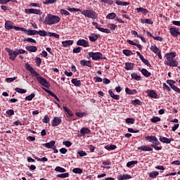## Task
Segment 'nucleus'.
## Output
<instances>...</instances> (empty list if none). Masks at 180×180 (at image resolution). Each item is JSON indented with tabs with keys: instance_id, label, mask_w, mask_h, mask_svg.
<instances>
[{
	"instance_id": "1",
	"label": "nucleus",
	"mask_w": 180,
	"mask_h": 180,
	"mask_svg": "<svg viewBox=\"0 0 180 180\" xmlns=\"http://www.w3.org/2000/svg\"><path fill=\"white\" fill-rule=\"evenodd\" d=\"M146 140L149 141V143H152L150 147L152 148H155L157 151H160V150H162V146H158L161 144L157 136H148L145 137Z\"/></svg>"
},
{
	"instance_id": "2",
	"label": "nucleus",
	"mask_w": 180,
	"mask_h": 180,
	"mask_svg": "<svg viewBox=\"0 0 180 180\" xmlns=\"http://www.w3.org/2000/svg\"><path fill=\"white\" fill-rule=\"evenodd\" d=\"M61 20V18L58 15H54L52 14H48L45 18V20L43 21L44 25H49V26H51V25H56Z\"/></svg>"
},
{
	"instance_id": "3",
	"label": "nucleus",
	"mask_w": 180,
	"mask_h": 180,
	"mask_svg": "<svg viewBox=\"0 0 180 180\" xmlns=\"http://www.w3.org/2000/svg\"><path fill=\"white\" fill-rule=\"evenodd\" d=\"M82 15H84L85 18H89V19H98V13H96L95 11L91 9L83 10Z\"/></svg>"
},
{
	"instance_id": "4",
	"label": "nucleus",
	"mask_w": 180,
	"mask_h": 180,
	"mask_svg": "<svg viewBox=\"0 0 180 180\" xmlns=\"http://www.w3.org/2000/svg\"><path fill=\"white\" fill-rule=\"evenodd\" d=\"M88 56L93 61H99V60L106 59V58H103V54L101 52H89Z\"/></svg>"
},
{
	"instance_id": "5",
	"label": "nucleus",
	"mask_w": 180,
	"mask_h": 180,
	"mask_svg": "<svg viewBox=\"0 0 180 180\" xmlns=\"http://www.w3.org/2000/svg\"><path fill=\"white\" fill-rule=\"evenodd\" d=\"M6 51L8 53L9 60H11V61H15V60H16V56H18V52L9 48H6Z\"/></svg>"
},
{
	"instance_id": "6",
	"label": "nucleus",
	"mask_w": 180,
	"mask_h": 180,
	"mask_svg": "<svg viewBox=\"0 0 180 180\" xmlns=\"http://www.w3.org/2000/svg\"><path fill=\"white\" fill-rule=\"evenodd\" d=\"M37 81L40 84V85H42V86H44L45 88H50V82L47 81V79H44L43 77H37Z\"/></svg>"
},
{
	"instance_id": "7",
	"label": "nucleus",
	"mask_w": 180,
	"mask_h": 180,
	"mask_svg": "<svg viewBox=\"0 0 180 180\" xmlns=\"http://www.w3.org/2000/svg\"><path fill=\"white\" fill-rule=\"evenodd\" d=\"M25 12L30 15H41V11L34 8H25Z\"/></svg>"
},
{
	"instance_id": "8",
	"label": "nucleus",
	"mask_w": 180,
	"mask_h": 180,
	"mask_svg": "<svg viewBox=\"0 0 180 180\" xmlns=\"http://www.w3.org/2000/svg\"><path fill=\"white\" fill-rule=\"evenodd\" d=\"M61 117H54L51 121V126L52 127H57V126H60L61 124Z\"/></svg>"
},
{
	"instance_id": "9",
	"label": "nucleus",
	"mask_w": 180,
	"mask_h": 180,
	"mask_svg": "<svg viewBox=\"0 0 180 180\" xmlns=\"http://www.w3.org/2000/svg\"><path fill=\"white\" fill-rule=\"evenodd\" d=\"M169 32H170V34H172V36H173L174 37H177L178 34H179V36H180L179 29H178L175 27H170Z\"/></svg>"
},
{
	"instance_id": "10",
	"label": "nucleus",
	"mask_w": 180,
	"mask_h": 180,
	"mask_svg": "<svg viewBox=\"0 0 180 180\" xmlns=\"http://www.w3.org/2000/svg\"><path fill=\"white\" fill-rule=\"evenodd\" d=\"M77 46H82V47H89V42L85 39H79L77 41Z\"/></svg>"
},
{
	"instance_id": "11",
	"label": "nucleus",
	"mask_w": 180,
	"mask_h": 180,
	"mask_svg": "<svg viewBox=\"0 0 180 180\" xmlns=\"http://www.w3.org/2000/svg\"><path fill=\"white\" fill-rule=\"evenodd\" d=\"M80 65H82V67H89V68H92V62H91V60H80Z\"/></svg>"
},
{
	"instance_id": "12",
	"label": "nucleus",
	"mask_w": 180,
	"mask_h": 180,
	"mask_svg": "<svg viewBox=\"0 0 180 180\" xmlns=\"http://www.w3.org/2000/svg\"><path fill=\"white\" fill-rule=\"evenodd\" d=\"M165 64L166 65H169V67H178V64H179V63L175 59H172L169 61H167Z\"/></svg>"
},
{
	"instance_id": "13",
	"label": "nucleus",
	"mask_w": 180,
	"mask_h": 180,
	"mask_svg": "<svg viewBox=\"0 0 180 180\" xmlns=\"http://www.w3.org/2000/svg\"><path fill=\"white\" fill-rule=\"evenodd\" d=\"M165 57L167 58V61H171V60H174V58L176 57V53L175 52L167 53H165Z\"/></svg>"
},
{
	"instance_id": "14",
	"label": "nucleus",
	"mask_w": 180,
	"mask_h": 180,
	"mask_svg": "<svg viewBox=\"0 0 180 180\" xmlns=\"http://www.w3.org/2000/svg\"><path fill=\"white\" fill-rule=\"evenodd\" d=\"M4 27L5 29H6V30H11L12 29H14V30H16V26L12 25V21H10V20H7L5 22Z\"/></svg>"
},
{
	"instance_id": "15",
	"label": "nucleus",
	"mask_w": 180,
	"mask_h": 180,
	"mask_svg": "<svg viewBox=\"0 0 180 180\" xmlns=\"http://www.w3.org/2000/svg\"><path fill=\"white\" fill-rule=\"evenodd\" d=\"M42 89H44V91H45V92H46V94H49V95H50V96H52L53 98H54V99H56L58 102H60V98H58L57 95H56L53 91H51L44 87H42Z\"/></svg>"
},
{
	"instance_id": "16",
	"label": "nucleus",
	"mask_w": 180,
	"mask_h": 180,
	"mask_svg": "<svg viewBox=\"0 0 180 180\" xmlns=\"http://www.w3.org/2000/svg\"><path fill=\"white\" fill-rule=\"evenodd\" d=\"M146 94L150 98H153V99H157V98H158V94H157L154 90H148Z\"/></svg>"
},
{
	"instance_id": "17",
	"label": "nucleus",
	"mask_w": 180,
	"mask_h": 180,
	"mask_svg": "<svg viewBox=\"0 0 180 180\" xmlns=\"http://www.w3.org/2000/svg\"><path fill=\"white\" fill-rule=\"evenodd\" d=\"M159 140L160 141H161V143H165V144H169L171 141H174V139L172 138L168 139L167 137H162V136H160Z\"/></svg>"
},
{
	"instance_id": "18",
	"label": "nucleus",
	"mask_w": 180,
	"mask_h": 180,
	"mask_svg": "<svg viewBox=\"0 0 180 180\" xmlns=\"http://www.w3.org/2000/svg\"><path fill=\"white\" fill-rule=\"evenodd\" d=\"M25 49L30 53H36V51H37V47L35 46L27 45Z\"/></svg>"
},
{
	"instance_id": "19",
	"label": "nucleus",
	"mask_w": 180,
	"mask_h": 180,
	"mask_svg": "<svg viewBox=\"0 0 180 180\" xmlns=\"http://www.w3.org/2000/svg\"><path fill=\"white\" fill-rule=\"evenodd\" d=\"M55 144H56V141H51L49 143H43L42 146L44 147H46V148H53Z\"/></svg>"
},
{
	"instance_id": "20",
	"label": "nucleus",
	"mask_w": 180,
	"mask_h": 180,
	"mask_svg": "<svg viewBox=\"0 0 180 180\" xmlns=\"http://www.w3.org/2000/svg\"><path fill=\"white\" fill-rule=\"evenodd\" d=\"M141 151H153V148L148 146H141L138 148Z\"/></svg>"
},
{
	"instance_id": "21",
	"label": "nucleus",
	"mask_w": 180,
	"mask_h": 180,
	"mask_svg": "<svg viewBox=\"0 0 180 180\" xmlns=\"http://www.w3.org/2000/svg\"><path fill=\"white\" fill-rule=\"evenodd\" d=\"M135 11H137V13H143V15H147V13H148V10L143 8V7H141V8H135Z\"/></svg>"
},
{
	"instance_id": "22",
	"label": "nucleus",
	"mask_w": 180,
	"mask_h": 180,
	"mask_svg": "<svg viewBox=\"0 0 180 180\" xmlns=\"http://www.w3.org/2000/svg\"><path fill=\"white\" fill-rule=\"evenodd\" d=\"M98 37H101V36H99V34H91V36H89V39L90 41L94 42V41H96V40H98Z\"/></svg>"
},
{
	"instance_id": "23",
	"label": "nucleus",
	"mask_w": 180,
	"mask_h": 180,
	"mask_svg": "<svg viewBox=\"0 0 180 180\" xmlns=\"http://www.w3.org/2000/svg\"><path fill=\"white\" fill-rule=\"evenodd\" d=\"M125 92L127 95H136L137 94V90L136 89H130L128 87L125 89Z\"/></svg>"
},
{
	"instance_id": "24",
	"label": "nucleus",
	"mask_w": 180,
	"mask_h": 180,
	"mask_svg": "<svg viewBox=\"0 0 180 180\" xmlns=\"http://www.w3.org/2000/svg\"><path fill=\"white\" fill-rule=\"evenodd\" d=\"M133 68H134V63H125V70H127V71H131Z\"/></svg>"
},
{
	"instance_id": "25",
	"label": "nucleus",
	"mask_w": 180,
	"mask_h": 180,
	"mask_svg": "<svg viewBox=\"0 0 180 180\" xmlns=\"http://www.w3.org/2000/svg\"><path fill=\"white\" fill-rule=\"evenodd\" d=\"M80 133L82 136H85V134H90L91 131L89 129H88L86 127H83L81 129Z\"/></svg>"
},
{
	"instance_id": "26",
	"label": "nucleus",
	"mask_w": 180,
	"mask_h": 180,
	"mask_svg": "<svg viewBox=\"0 0 180 180\" xmlns=\"http://www.w3.org/2000/svg\"><path fill=\"white\" fill-rule=\"evenodd\" d=\"M140 71L141 74L144 75V77H146V78H148V77H151V72H148L147 69L143 68Z\"/></svg>"
},
{
	"instance_id": "27",
	"label": "nucleus",
	"mask_w": 180,
	"mask_h": 180,
	"mask_svg": "<svg viewBox=\"0 0 180 180\" xmlns=\"http://www.w3.org/2000/svg\"><path fill=\"white\" fill-rule=\"evenodd\" d=\"M73 43H74V41L72 40H66V41H63L62 42V44L63 47H68V46H72Z\"/></svg>"
},
{
	"instance_id": "28",
	"label": "nucleus",
	"mask_w": 180,
	"mask_h": 180,
	"mask_svg": "<svg viewBox=\"0 0 180 180\" xmlns=\"http://www.w3.org/2000/svg\"><path fill=\"white\" fill-rule=\"evenodd\" d=\"M115 2L117 5H120L122 6H127V5H130V2L127 1H121L120 0H116Z\"/></svg>"
},
{
	"instance_id": "29",
	"label": "nucleus",
	"mask_w": 180,
	"mask_h": 180,
	"mask_svg": "<svg viewBox=\"0 0 180 180\" xmlns=\"http://www.w3.org/2000/svg\"><path fill=\"white\" fill-rule=\"evenodd\" d=\"M131 103L136 106V105H139V106L143 105V102L139 99L131 100Z\"/></svg>"
},
{
	"instance_id": "30",
	"label": "nucleus",
	"mask_w": 180,
	"mask_h": 180,
	"mask_svg": "<svg viewBox=\"0 0 180 180\" xmlns=\"http://www.w3.org/2000/svg\"><path fill=\"white\" fill-rule=\"evenodd\" d=\"M118 179L119 180L131 179V176L129 174L120 175V176H118Z\"/></svg>"
},
{
	"instance_id": "31",
	"label": "nucleus",
	"mask_w": 180,
	"mask_h": 180,
	"mask_svg": "<svg viewBox=\"0 0 180 180\" xmlns=\"http://www.w3.org/2000/svg\"><path fill=\"white\" fill-rule=\"evenodd\" d=\"M131 77L133 79H135L136 81H141V77L137 75V73L136 72L131 73Z\"/></svg>"
},
{
	"instance_id": "32",
	"label": "nucleus",
	"mask_w": 180,
	"mask_h": 180,
	"mask_svg": "<svg viewBox=\"0 0 180 180\" xmlns=\"http://www.w3.org/2000/svg\"><path fill=\"white\" fill-rule=\"evenodd\" d=\"M72 84L75 85V86H79L81 85V80H79L78 79H72L71 80Z\"/></svg>"
},
{
	"instance_id": "33",
	"label": "nucleus",
	"mask_w": 180,
	"mask_h": 180,
	"mask_svg": "<svg viewBox=\"0 0 180 180\" xmlns=\"http://www.w3.org/2000/svg\"><path fill=\"white\" fill-rule=\"evenodd\" d=\"M63 109L65 110V112H66V113L68 115V116H70V117H72V116H74V113H72V111H71V110H70V108L63 106Z\"/></svg>"
},
{
	"instance_id": "34",
	"label": "nucleus",
	"mask_w": 180,
	"mask_h": 180,
	"mask_svg": "<svg viewBox=\"0 0 180 180\" xmlns=\"http://www.w3.org/2000/svg\"><path fill=\"white\" fill-rule=\"evenodd\" d=\"M141 23H146L147 25H153L154 21L151 19H141Z\"/></svg>"
},
{
	"instance_id": "35",
	"label": "nucleus",
	"mask_w": 180,
	"mask_h": 180,
	"mask_svg": "<svg viewBox=\"0 0 180 180\" xmlns=\"http://www.w3.org/2000/svg\"><path fill=\"white\" fill-rule=\"evenodd\" d=\"M54 171H56V172H61L62 174L64 172H67V169H65L60 166L56 167L55 168Z\"/></svg>"
},
{
	"instance_id": "36",
	"label": "nucleus",
	"mask_w": 180,
	"mask_h": 180,
	"mask_svg": "<svg viewBox=\"0 0 180 180\" xmlns=\"http://www.w3.org/2000/svg\"><path fill=\"white\" fill-rule=\"evenodd\" d=\"M122 53L124 56H127V57H129V56H133V51L129 49H124Z\"/></svg>"
},
{
	"instance_id": "37",
	"label": "nucleus",
	"mask_w": 180,
	"mask_h": 180,
	"mask_svg": "<svg viewBox=\"0 0 180 180\" xmlns=\"http://www.w3.org/2000/svg\"><path fill=\"white\" fill-rule=\"evenodd\" d=\"M27 34H28V36H34L35 34H37V30H28L27 31Z\"/></svg>"
},
{
	"instance_id": "38",
	"label": "nucleus",
	"mask_w": 180,
	"mask_h": 180,
	"mask_svg": "<svg viewBox=\"0 0 180 180\" xmlns=\"http://www.w3.org/2000/svg\"><path fill=\"white\" fill-rule=\"evenodd\" d=\"M105 150H108V151H110V150H116L117 148V146L115 145H107L105 146Z\"/></svg>"
},
{
	"instance_id": "39",
	"label": "nucleus",
	"mask_w": 180,
	"mask_h": 180,
	"mask_svg": "<svg viewBox=\"0 0 180 180\" xmlns=\"http://www.w3.org/2000/svg\"><path fill=\"white\" fill-rule=\"evenodd\" d=\"M150 50L151 51L155 53V54H157V53L160 51V49H158V47H157V46L155 45L150 46Z\"/></svg>"
},
{
	"instance_id": "40",
	"label": "nucleus",
	"mask_w": 180,
	"mask_h": 180,
	"mask_svg": "<svg viewBox=\"0 0 180 180\" xmlns=\"http://www.w3.org/2000/svg\"><path fill=\"white\" fill-rule=\"evenodd\" d=\"M37 34H39L42 37H46V36H47V32H46L45 30H39L37 31Z\"/></svg>"
},
{
	"instance_id": "41",
	"label": "nucleus",
	"mask_w": 180,
	"mask_h": 180,
	"mask_svg": "<svg viewBox=\"0 0 180 180\" xmlns=\"http://www.w3.org/2000/svg\"><path fill=\"white\" fill-rule=\"evenodd\" d=\"M15 92H18V94H26L27 92V89H20L19 87H16L15 89Z\"/></svg>"
},
{
	"instance_id": "42",
	"label": "nucleus",
	"mask_w": 180,
	"mask_h": 180,
	"mask_svg": "<svg viewBox=\"0 0 180 180\" xmlns=\"http://www.w3.org/2000/svg\"><path fill=\"white\" fill-rule=\"evenodd\" d=\"M150 122L152 123H157V122H161V118L160 117L154 116L150 119Z\"/></svg>"
},
{
	"instance_id": "43",
	"label": "nucleus",
	"mask_w": 180,
	"mask_h": 180,
	"mask_svg": "<svg viewBox=\"0 0 180 180\" xmlns=\"http://www.w3.org/2000/svg\"><path fill=\"white\" fill-rule=\"evenodd\" d=\"M138 163L139 162L137 160H132L127 163V167L128 168H130V167H131L132 165H136V164H138Z\"/></svg>"
},
{
	"instance_id": "44",
	"label": "nucleus",
	"mask_w": 180,
	"mask_h": 180,
	"mask_svg": "<svg viewBox=\"0 0 180 180\" xmlns=\"http://www.w3.org/2000/svg\"><path fill=\"white\" fill-rule=\"evenodd\" d=\"M141 60L142 61V63H143V64H145V65H147V67L151 68V64L150 63V61H148V60L145 59L144 58H142L141 59Z\"/></svg>"
},
{
	"instance_id": "45",
	"label": "nucleus",
	"mask_w": 180,
	"mask_h": 180,
	"mask_svg": "<svg viewBox=\"0 0 180 180\" xmlns=\"http://www.w3.org/2000/svg\"><path fill=\"white\" fill-rule=\"evenodd\" d=\"M160 175V173L158 172H152L150 173L149 176L150 178H157Z\"/></svg>"
},
{
	"instance_id": "46",
	"label": "nucleus",
	"mask_w": 180,
	"mask_h": 180,
	"mask_svg": "<svg viewBox=\"0 0 180 180\" xmlns=\"http://www.w3.org/2000/svg\"><path fill=\"white\" fill-rule=\"evenodd\" d=\"M57 178H68L70 176V173H63L57 174Z\"/></svg>"
},
{
	"instance_id": "47",
	"label": "nucleus",
	"mask_w": 180,
	"mask_h": 180,
	"mask_svg": "<svg viewBox=\"0 0 180 180\" xmlns=\"http://www.w3.org/2000/svg\"><path fill=\"white\" fill-rule=\"evenodd\" d=\"M116 18V13H110L106 15V19H115Z\"/></svg>"
},
{
	"instance_id": "48",
	"label": "nucleus",
	"mask_w": 180,
	"mask_h": 180,
	"mask_svg": "<svg viewBox=\"0 0 180 180\" xmlns=\"http://www.w3.org/2000/svg\"><path fill=\"white\" fill-rule=\"evenodd\" d=\"M25 68L27 70V71H30V72H32L34 70L33 67H32L29 63H25Z\"/></svg>"
},
{
	"instance_id": "49",
	"label": "nucleus",
	"mask_w": 180,
	"mask_h": 180,
	"mask_svg": "<svg viewBox=\"0 0 180 180\" xmlns=\"http://www.w3.org/2000/svg\"><path fill=\"white\" fill-rule=\"evenodd\" d=\"M34 96H36V94H34V93H32L30 95L25 97V101H32Z\"/></svg>"
},
{
	"instance_id": "50",
	"label": "nucleus",
	"mask_w": 180,
	"mask_h": 180,
	"mask_svg": "<svg viewBox=\"0 0 180 180\" xmlns=\"http://www.w3.org/2000/svg\"><path fill=\"white\" fill-rule=\"evenodd\" d=\"M74 174H82L83 170L81 168H75L72 169Z\"/></svg>"
},
{
	"instance_id": "51",
	"label": "nucleus",
	"mask_w": 180,
	"mask_h": 180,
	"mask_svg": "<svg viewBox=\"0 0 180 180\" xmlns=\"http://www.w3.org/2000/svg\"><path fill=\"white\" fill-rule=\"evenodd\" d=\"M61 15H65V16H70V12L68 11L65 10V9H60V11Z\"/></svg>"
},
{
	"instance_id": "52",
	"label": "nucleus",
	"mask_w": 180,
	"mask_h": 180,
	"mask_svg": "<svg viewBox=\"0 0 180 180\" xmlns=\"http://www.w3.org/2000/svg\"><path fill=\"white\" fill-rule=\"evenodd\" d=\"M6 115L8 116V117H11V116H13L15 115V111L12 109L8 110L6 112Z\"/></svg>"
},
{
	"instance_id": "53",
	"label": "nucleus",
	"mask_w": 180,
	"mask_h": 180,
	"mask_svg": "<svg viewBox=\"0 0 180 180\" xmlns=\"http://www.w3.org/2000/svg\"><path fill=\"white\" fill-rule=\"evenodd\" d=\"M15 79H18V77H8L6 79V82H13Z\"/></svg>"
},
{
	"instance_id": "54",
	"label": "nucleus",
	"mask_w": 180,
	"mask_h": 180,
	"mask_svg": "<svg viewBox=\"0 0 180 180\" xmlns=\"http://www.w3.org/2000/svg\"><path fill=\"white\" fill-rule=\"evenodd\" d=\"M63 145L65 146V147H71L72 146V143L70 141H65L63 142Z\"/></svg>"
},
{
	"instance_id": "55",
	"label": "nucleus",
	"mask_w": 180,
	"mask_h": 180,
	"mask_svg": "<svg viewBox=\"0 0 180 180\" xmlns=\"http://www.w3.org/2000/svg\"><path fill=\"white\" fill-rule=\"evenodd\" d=\"M98 30H99V32H102V33H107V34L110 33V30H109V29H105V28L100 27Z\"/></svg>"
},
{
	"instance_id": "56",
	"label": "nucleus",
	"mask_w": 180,
	"mask_h": 180,
	"mask_svg": "<svg viewBox=\"0 0 180 180\" xmlns=\"http://www.w3.org/2000/svg\"><path fill=\"white\" fill-rule=\"evenodd\" d=\"M125 121H126V123L134 124L135 120L134 118H127Z\"/></svg>"
},
{
	"instance_id": "57",
	"label": "nucleus",
	"mask_w": 180,
	"mask_h": 180,
	"mask_svg": "<svg viewBox=\"0 0 180 180\" xmlns=\"http://www.w3.org/2000/svg\"><path fill=\"white\" fill-rule=\"evenodd\" d=\"M87 150H89L90 153H94L95 151V146L92 145L87 146Z\"/></svg>"
},
{
	"instance_id": "58",
	"label": "nucleus",
	"mask_w": 180,
	"mask_h": 180,
	"mask_svg": "<svg viewBox=\"0 0 180 180\" xmlns=\"http://www.w3.org/2000/svg\"><path fill=\"white\" fill-rule=\"evenodd\" d=\"M42 122L43 123H49L50 122V117H49V115H45Z\"/></svg>"
},
{
	"instance_id": "59",
	"label": "nucleus",
	"mask_w": 180,
	"mask_h": 180,
	"mask_svg": "<svg viewBox=\"0 0 180 180\" xmlns=\"http://www.w3.org/2000/svg\"><path fill=\"white\" fill-rule=\"evenodd\" d=\"M77 154L79 155H80V157H85L87 154L86 152L84 151V150H79L77 152Z\"/></svg>"
},
{
	"instance_id": "60",
	"label": "nucleus",
	"mask_w": 180,
	"mask_h": 180,
	"mask_svg": "<svg viewBox=\"0 0 180 180\" xmlns=\"http://www.w3.org/2000/svg\"><path fill=\"white\" fill-rule=\"evenodd\" d=\"M128 131L129 133H140V130H139V129H133L132 128H128Z\"/></svg>"
},
{
	"instance_id": "61",
	"label": "nucleus",
	"mask_w": 180,
	"mask_h": 180,
	"mask_svg": "<svg viewBox=\"0 0 180 180\" xmlns=\"http://www.w3.org/2000/svg\"><path fill=\"white\" fill-rule=\"evenodd\" d=\"M101 2H103L104 4H108L109 5L113 4V0H100Z\"/></svg>"
},
{
	"instance_id": "62",
	"label": "nucleus",
	"mask_w": 180,
	"mask_h": 180,
	"mask_svg": "<svg viewBox=\"0 0 180 180\" xmlns=\"http://www.w3.org/2000/svg\"><path fill=\"white\" fill-rule=\"evenodd\" d=\"M24 41H28L30 43H36V41L34 39H33V38H25L24 39Z\"/></svg>"
},
{
	"instance_id": "63",
	"label": "nucleus",
	"mask_w": 180,
	"mask_h": 180,
	"mask_svg": "<svg viewBox=\"0 0 180 180\" xmlns=\"http://www.w3.org/2000/svg\"><path fill=\"white\" fill-rule=\"evenodd\" d=\"M81 50H82V47H77V48H75L73 49V53H81Z\"/></svg>"
},
{
	"instance_id": "64",
	"label": "nucleus",
	"mask_w": 180,
	"mask_h": 180,
	"mask_svg": "<svg viewBox=\"0 0 180 180\" xmlns=\"http://www.w3.org/2000/svg\"><path fill=\"white\" fill-rule=\"evenodd\" d=\"M35 63H36L37 67H39V65H40V64H41V58H36Z\"/></svg>"
}]
</instances>
